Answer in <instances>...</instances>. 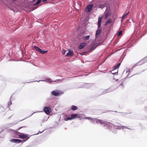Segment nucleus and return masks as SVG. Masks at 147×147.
<instances>
[{"mask_svg": "<svg viewBox=\"0 0 147 147\" xmlns=\"http://www.w3.org/2000/svg\"><path fill=\"white\" fill-rule=\"evenodd\" d=\"M63 92H61L58 90H54L52 91L51 92L52 94L55 96H59L61 94H63Z\"/></svg>", "mask_w": 147, "mask_h": 147, "instance_id": "f257e3e1", "label": "nucleus"}, {"mask_svg": "<svg viewBox=\"0 0 147 147\" xmlns=\"http://www.w3.org/2000/svg\"><path fill=\"white\" fill-rule=\"evenodd\" d=\"M34 48L35 49V50L40 52V53L42 54H45L47 53L48 51H43L41 49H40L38 47L35 46L34 47Z\"/></svg>", "mask_w": 147, "mask_h": 147, "instance_id": "f03ea898", "label": "nucleus"}, {"mask_svg": "<svg viewBox=\"0 0 147 147\" xmlns=\"http://www.w3.org/2000/svg\"><path fill=\"white\" fill-rule=\"evenodd\" d=\"M120 63H119L113 67V69L111 71V72L112 74L116 75H117V74L118 71H117L116 72H115V73H113V72L114 71V70L118 68L120 66Z\"/></svg>", "mask_w": 147, "mask_h": 147, "instance_id": "7ed1b4c3", "label": "nucleus"}, {"mask_svg": "<svg viewBox=\"0 0 147 147\" xmlns=\"http://www.w3.org/2000/svg\"><path fill=\"white\" fill-rule=\"evenodd\" d=\"M44 111L47 115L50 114L51 109L50 107H45L43 109Z\"/></svg>", "mask_w": 147, "mask_h": 147, "instance_id": "20e7f679", "label": "nucleus"}, {"mask_svg": "<svg viewBox=\"0 0 147 147\" xmlns=\"http://www.w3.org/2000/svg\"><path fill=\"white\" fill-rule=\"evenodd\" d=\"M93 7V4H91L88 5L85 9L86 12H89L91 11Z\"/></svg>", "mask_w": 147, "mask_h": 147, "instance_id": "39448f33", "label": "nucleus"}, {"mask_svg": "<svg viewBox=\"0 0 147 147\" xmlns=\"http://www.w3.org/2000/svg\"><path fill=\"white\" fill-rule=\"evenodd\" d=\"M18 136L20 138L22 139H25L26 138H27L26 140H24V142L26 141L29 138V137H28V136L26 135L22 134V135H19Z\"/></svg>", "mask_w": 147, "mask_h": 147, "instance_id": "423d86ee", "label": "nucleus"}, {"mask_svg": "<svg viewBox=\"0 0 147 147\" xmlns=\"http://www.w3.org/2000/svg\"><path fill=\"white\" fill-rule=\"evenodd\" d=\"M10 141L12 142L18 143H20L22 142V141L21 140L18 139H13L11 140Z\"/></svg>", "mask_w": 147, "mask_h": 147, "instance_id": "0eeeda50", "label": "nucleus"}, {"mask_svg": "<svg viewBox=\"0 0 147 147\" xmlns=\"http://www.w3.org/2000/svg\"><path fill=\"white\" fill-rule=\"evenodd\" d=\"M74 53L72 51H69L68 53H67L65 56L66 57H71L73 56Z\"/></svg>", "mask_w": 147, "mask_h": 147, "instance_id": "6e6552de", "label": "nucleus"}, {"mask_svg": "<svg viewBox=\"0 0 147 147\" xmlns=\"http://www.w3.org/2000/svg\"><path fill=\"white\" fill-rule=\"evenodd\" d=\"M102 18L99 17L98 18V29H99V28L100 27L101 23V20H102Z\"/></svg>", "mask_w": 147, "mask_h": 147, "instance_id": "1a4fd4ad", "label": "nucleus"}, {"mask_svg": "<svg viewBox=\"0 0 147 147\" xmlns=\"http://www.w3.org/2000/svg\"><path fill=\"white\" fill-rule=\"evenodd\" d=\"M101 32V30H100V28L99 29H98V30H97L96 31V37L97 38L98 37L99 34Z\"/></svg>", "mask_w": 147, "mask_h": 147, "instance_id": "9d476101", "label": "nucleus"}, {"mask_svg": "<svg viewBox=\"0 0 147 147\" xmlns=\"http://www.w3.org/2000/svg\"><path fill=\"white\" fill-rule=\"evenodd\" d=\"M86 45V43L85 42L82 43L79 46V49H82L84 48Z\"/></svg>", "mask_w": 147, "mask_h": 147, "instance_id": "9b49d317", "label": "nucleus"}, {"mask_svg": "<svg viewBox=\"0 0 147 147\" xmlns=\"http://www.w3.org/2000/svg\"><path fill=\"white\" fill-rule=\"evenodd\" d=\"M99 123L101 124H104L105 125H107V122L103 120H100L99 121Z\"/></svg>", "mask_w": 147, "mask_h": 147, "instance_id": "f8f14e48", "label": "nucleus"}, {"mask_svg": "<svg viewBox=\"0 0 147 147\" xmlns=\"http://www.w3.org/2000/svg\"><path fill=\"white\" fill-rule=\"evenodd\" d=\"M78 115V114H73L71 115V118H72V119H75L77 117V116Z\"/></svg>", "mask_w": 147, "mask_h": 147, "instance_id": "ddd939ff", "label": "nucleus"}, {"mask_svg": "<svg viewBox=\"0 0 147 147\" xmlns=\"http://www.w3.org/2000/svg\"><path fill=\"white\" fill-rule=\"evenodd\" d=\"M77 107L73 105L71 109L73 111H75L77 109Z\"/></svg>", "mask_w": 147, "mask_h": 147, "instance_id": "4468645a", "label": "nucleus"}, {"mask_svg": "<svg viewBox=\"0 0 147 147\" xmlns=\"http://www.w3.org/2000/svg\"><path fill=\"white\" fill-rule=\"evenodd\" d=\"M112 20L111 19H108V20L106 22L105 25H107L111 23L112 22Z\"/></svg>", "mask_w": 147, "mask_h": 147, "instance_id": "2eb2a0df", "label": "nucleus"}, {"mask_svg": "<svg viewBox=\"0 0 147 147\" xmlns=\"http://www.w3.org/2000/svg\"><path fill=\"white\" fill-rule=\"evenodd\" d=\"M90 38V36L88 35L86 36H85L83 38V39L84 40H88Z\"/></svg>", "mask_w": 147, "mask_h": 147, "instance_id": "dca6fc26", "label": "nucleus"}, {"mask_svg": "<svg viewBox=\"0 0 147 147\" xmlns=\"http://www.w3.org/2000/svg\"><path fill=\"white\" fill-rule=\"evenodd\" d=\"M129 13V11L127 13L124 14L122 17V18H124L126 17V16Z\"/></svg>", "mask_w": 147, "mask_h": 147, "instance_id": "f3484780", "label": "nucleus"}, {"mask_svg": "<svg viewBox=\"0 0 147 147\" xmlns=\"http://www.w3.org/2000/svg\"><path fill=\"white\" fill-rule=\"evenodd\" d=\"M41 1V0H38L37 2L34 4V5H36L40 3Z\"/></svg>", "mask_w": 147, "mask_h": 147, "instance_id": "a211bd4d", "label": "nucleus"}, {"mask_svg": "<svg viewBox=\"0 0 147 147\" xmlns=\"http://www.w3.org/2000/svg\"><path fill=\"white\" fill-rule=\"evenodd\" d=\"M72 118H71V117H67L65 119V121H68V120H72Z\"/></svg>", "mask_w": 147, "mask_h": 147, "instance_id": "6ab92c4d", "label": "nucleus"}, {"mask_svg": "<svg viewBox=\"0 0 147 147\" xmlns=\"http://www.w3.org/2000/svg\"><path fill=\"white\" fill-rule=\"evenodd\" d=\"M122 31L121 30L118 33V36H119L120 35H121L122 34Z\"/></svg>", "mask_w": 147, "mask_h": 147, "instance_id": "aec40b11", "label": "nucleus"}, {"mask_svg": "<svg viewBox=\"0 0 147 147\" xmlns=\"http://www.w3.org/2000/svg\"><path fill=\"white\" fill-rule=\"evenodd\" d=\"M66 52V51L65 50L63 49L62 54L63 55H64L65 54Z\"/></svg>", "mask_w": 147, "mask_h": 147, "instance_id": "412c9836", "label": "nucleus"}, {"mask_svg": "<svg viewBox=\"0 0 147 147\" xmlns=\"http://www.w3.org/2000/svg\"><path fill=\"white\" fill-rule=\"evenodd\" d=\"M38 7V6H37V7H33L31 9L30 11H33V10L35 9H36V8H37Z\"/></svg>", "mask_w": 147, "mask_h": 147, "instance_id": "4be33fe9", "label": "nucleus"}, {"mask_svg": "<svg viewBox=\"0 0 147 147\" xmlns=\"http://www.w3.org/2000/svg\"><path fill=\"white\" fill-rule=\"evenodd\" d=\"M100 120L97 119H94V120L96 121V122L97 123H99V121Z\"/></svg>", "mask_w": 147, "mask_h": 147, "instance_id": "5701e85b", "label": "nucleus"}, {"mask_svg": "<svg viewBox=\"0 0 147 147\" xmlns=\"http://www.w3.org/2000/svg\"><path fill=\"white\" fill-rule=\"evenodd\" d=\"M12 103L11 101H10L9 102V103H8V105L9 106H10V105H12Z\"/></svg>", "mask_w": 147, "mask_h": 147, "instance_id": "b1692460", "label": "nucleus"}, {"mask_svg": "<svg viewBox=\"0 0 147 147\" xmlns=\"http://www.w3.org/2000/svg\"><path fill=\"white\" fill-rule=\"evenodd\" d=\"M109 16V14L108 13H107L105 15V18H107Z\"/></svg>", "mask_w": 147, "mask_h": 147, "instance_id": "393cba45", "label": "nucleus"}, {"mask_svg": "<svg viewBox=\"0 0 147 147\" xmlns=\"http://www.w3.org/2000/svg\"><path fill=\"white\" fill-rule=\"evenodd\" d=\"M86 119H88L89 120H90V119L92 120V119H93L92 118H90L89 117H86Z\"/></svg>", "mask_w": 147, "mask_h": 147, "instance_id": "a878e982", "label": "nucleus"}, {"mask_svg": "<svg viewBox=\"0 0 147 147\" xmlns=\"http://www.w3.org/2000/svg\"><path fill=\"white\" fill-rule=\"evenodd\" d=\"M124 18H122H122H121V22H122L123 21V19H124Z\"/></svg>", "mask_w": 147, "mask_h": 147, "instance_id": "bb28decb", "label": "nucleus"}, {"mask_svg": "<svg viewBox=\"0 0 147 147\" xmlns=\"http://www.w3.org/2000/svg\"><path fill=\"white\" fill-rule=\"evenodd\" d=\"M47 0H42V1H43V2H45V1H47Z\"/></svg>", "mask_w": 147, "mask_h": 147, "instance_id": "cd10ccee", "label": "nucleus"}, {"mask_svg": "<svg viewBox=\"0 0 147 147\" xmlns=\"http://www.w3.org/2000/svg\"><path fill=\"white\" fill-rule=\"evenodd\" d=\"M113 73H115L114 71L113 72Z\"/></svg>", "mask_w": 147, "mask_h": 147, "instance_id": "c85d7f7f", "label": "nucleus"}]
</instances>
